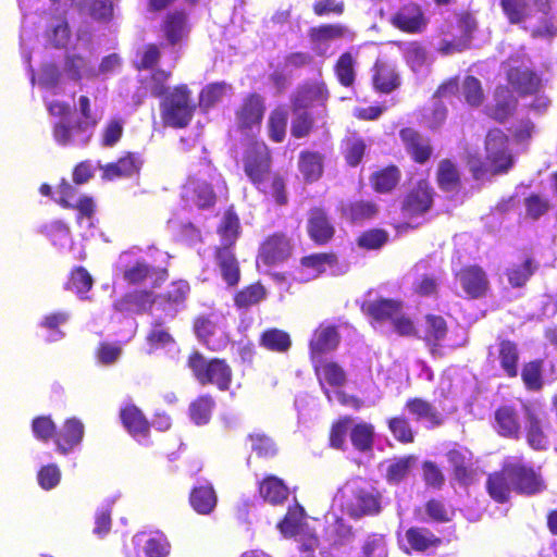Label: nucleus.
<instances>
[{"label": "nucleus", "mask_w": 557, "mask_h": 557, "mask_svg": "<svg viewBox=\"0 0 557 557\" xmlns=\"http://www.w3.org/2000/svg\"><path fill=\"white\" fill-rule=\"evenodd\" d=\"M403 309V300L396 298H379L361 306L362 312L376 322L392 321Z\"/></svg>", "instance_id": "33"}, {"label": "nucleus", "mask_w": 557, "mask_h": 557, "mask_svg": "<svg viewBox=\"0 0 557 557\" xmlns=\"http://www.w3.org/2000/svg\"><path fill=\"white\" fill-rule=\"evenodd\" d=\"M141 165L143 160L140 154L128 151L125 152L115 162H110L103 165L101 168L102 177L109 181L121 177H131L139 173Z\"/></svg>", "instance_id": "27"}, {"label": "nucleus", "mask_w": 557, "mask_h": 557, "mask_svg": "<svg viewBox=\"0 0 557 557\" xmlns=\"http://www.w3.org/2000/svg\"><path fill=\"white\" fill-rule=\"evenodd\" d=\"M356 58L351 52L345 51L334 63L333 71L338 84L345 88L354 87L356 83Z\"/></svg>", "instance_id": "54"}, {"label": "nucleus", "mask_w": 557, "mask_h": 557, "mask_svg": "<svg viewBox=\"0 0 557 557\" xmlns=\"http://www.w3.org/2000/svg\"><path fill=\"white\" fill-rule=\"evenodd\" d=\"M235 247L216 246L213 251L214 261L227 286L234 287L240 281V267L234 252Z\"/></svg>", "instance_id": "24"}, {"label": "nucleus", "mask_w": 557, "mask_h": 557, "mask_svg": "<svg viewBox=\"0 0 557 557\" xmlns=\"http://www.w3.org/2000/svg\"><path fill=\"white\" fill-rule=\"evenodd\" d=\"M253 186L264 196L271 197L277 206L283 207L288 203L286 181L280 172L272 171L267 178H262L261 183Z\"/></svg>", "instance_id": "39"}, {"label": "nucleus", "mask_w": 557, "mask_h": 557, "mask_svg": "<svg viewBox=\"0 0 557 557\" xmlns=\"http://www.w3.org/2000/svg\"><path fill=\"white\" fill-rule=\"evenodd\" d=\"M374 437V426L368 422L356 423L349 432V438L352 447L362 454L372 451Z\"/></svg>", "instance_id": "56"}, {"label": "nucleus", "mask_w": 557, "mask_h": 557, "mask_svg": "<svg viewBox=\"0 0 557 557\" xmlns=\"http://www.w3.org/2000/svg\"><path fill=\"white\" fill-rule=\"evenodd\" d=\"M63 72L73 82L83 78L94 79L98 77L97 70L91 66L89 60L76 52H66L63 60Z\"/></svg>", "instance_id": "36"}, {"label": "nucleus", "mask_w": 557, "mask_h": 557, "mask_svg": "<svg viewBox=\"0 0 557 557\" xmlns=\"http://www.w3.org/2000/svg\"><path fill=\"white\" fill-rule=\"evenodd\" d=\"M536 269L537 265L534 264L533 258L530 256L525 257L521 264L512 265L507 269L506 275L508 283L513 288H521L528 283Z\"/></svg>", "instance_id": "63"}, {"label": "nucleus", "mask_w": 557, "mask_h": 557, "mask_svg": "<svg viewBox=\"0 0 557 557\" xmlns=\"http://www.w3.org/2000/svg\"><path fill=\"white\" fill-rule=\"evenodd\" d=\"M52 135L54 140L61 146H69L79 143L85 146L91 138V132L87 129H77L76 122L71 124L66 121H59L53 125Z\"/></svg>", "instance_id": "41"}, {"label": "nucleus", "mask_w": 557, "mask_h": 557, "mask_svg": "<svg viewBox=\"0 0 557 557\" xmlns=\"http://www.w3.org/2000/svg\"><path fill=\"white\" fill-rule=\"evenodd\" d=\"M306 232L315 246H326L334 239L336 227L324 207H312L308 211Z\"/></svg>", "instance_id": "12"}, {"label": "nucleus", "mask_w": 557, "mask_h": 557, "mask_svg": "<svg viewBox=\"0 0 557 557\" xmlns=\"http://www.w3.org/2000/svg\"><path fill=\"white\" fill-rule=\"evenodd\" d=\"M405 409L416 421H428L432 428L440 426L444 422V418L436 408L421 397L408 398L405 403Z\"/></svg>", "instance_id": "40"}, {"label": "nucleus", "mask_w": 557, "mask_h": 557, "mask_svg": "<svg viewBox=\"0 0 557 557\" xmlns=\"http://www.w3.org/2000/svg\"><path fill=\"white\" fill-rule=\"evenodd\" d=\"M401 177L403 173L399 166L391 163L372 172L369 182L374 193L387 195L397 189Z\"/></svg>", "instance_id": "31"}, {"label": "nucleus", "mask_w": 557, "mask_h": 557, "mask_svg": "<svg viewBox=\"0 0 557 557\" xmlns=\"http://www.w3.org/2000/svg\"><path fill=\"white\" fill-rule=\"evenodd\" d=\"M120 419L125 430L134 438H147L150 435V422L134 404H128L121 408Z\"/></svg>", "instance_id": "32"}, {"label": "nucleus", "mask_w": 557, "mask_h": 557, "mask_svg": "<svg viewBox=\"0 0 557 557\" xmlns=\"http://www.w3.org/2000/svg\"><path fill=\"white\" fill-rule=\"evenodd\" d=\"M216 233L221 238V244L219 246L235 247L240 235V222L237 213L232 207L225 210L223 218L218 225Z\"/></svg>", "instance_id": "49"}, {"label": "nucleus", "mask_w": 557, "mask_h": 557, "mask_svg": "<svg viewBox=\"0 0 557 557\" xmlns=\"http://www.w3.org/2000/svg\"><path fill=\"white\" fill-rule=\"evenodd\" d=\"M450 467L454 481L460 486L472 485L478 478V471L473 462V453L468 447L454 443L445 454Z\"/></svg>", "instance_id": "10"}, {"label": "nucleus", "mask_w": 557, "mask_h": 557, "mask_svg": "<svg viewBox=\"0 0 557 557\" xmlns=\"http://www.w3.org/2000/svg\"><path fill=\"white\" fill-rule=\"evenodd\" d=\"M485 158L492 175L507 174L515 165V157L509 148V137L500 128H491L484 141Z\"/></svg>", "instance_id": "4"}, {"label": "nucleus", "mask_w": 557, "mask_h": 557, "mask_svg": "<svg viewBox=\"0 0 557 557\" xmlns=\"http://www.w3.org/2000/svg\"><path fill=\"white\" fill-rule=\"evenodd\" d=\"M339 341L341 336L335 325H320L310 339L309 347L311 355L320 356L332 351L336 349Z\"/></svg>", "instance_id": "38"}, {"label": "nucleus", "mask_w": 557, "mask_h": 557, "mask_svg": "<svg viewBox=\"0 0 557 557\" xmlns=\"http://www.w3.org/2000/svg\"><path fill=\"white\" fill-rule=\"evenodd\" d=\"M188 499L191 508L199 515H210L218 504V496L211 484L193 487Z\"/></svg>", "instance_id": "46"}, {"label": "nucleus", "mask_w": 557, "mask_h": 557, "mask_svg": "<svg viewBox=\"0 0 557 557\" xmlns=\"http://www.w3.org/2000/svg\"><path fill=\"white\" fill-rule=\"evenodd\" d=\"M183 199L198 209H209L216 202V194L211 182L196 175L188 176L182 188Z\"/></svg>", "instance_id": "20"}, {"label": "nucleus", "mask_w": 557, "mask_h": 557, "mask_svg": "<svg viewBox=\"0 0 557 557\" xmlns=\"http://www.w3.org/2000/svg\"><path fill=\"white\" fill-rule=\"evenodd\" d=\"M259 345L269 351L284 354L290 349L292 338L286 331L270 327L260 334Z\"/></svg>", "instance_id": "53"}, {"label": "nucleus", "mask_w": 557, "mask_h": 557, "mask_svg": "<svg viewBox=\"0 0 557 557\" xmlns=\"http://www.w3.org/2000/svg\"><path fill=\"white\" fill-rule=\"evenodd\" d=\"M354 35L350 28L342 23H322L308 29V38L313 47H321L345 38L351 39Z\"/></svg>", "instance_id": "25"}, {"label": "nucleus", "mask_w": 557, "mask_h": 557, "mask_svg": "<svg viewBox=\"0 0 557 557\" xmlns=\"http://www.w3.org/2000/svg\"><path fill=\"white\" fill-rule=\"evenodd\" d=\"M324 156L319 151L302 150L298 156V170L307 183L317 182L324 171Z\"/></svg>", "instance_id": "45"}, {"label": "nucleus", "mask_w": 557, "mask_h": 557, "mask_svg": "<svg viewBox=\"0 0 557 557\" xmlns=\"http://www.w3.org/2000/svg\"><path fill=\"white\" fill-rule=\"evenodd\" d=\"M161 98L162 123L172 128L187 127L196 111V103L187 85H177Z\"/></svg>", "instance_id": "3"}, {"label": "nucleus", "mask_w": 557, "mask_h": 557, "mask_svg": "<svg viewBox=\"0 0 557 557\" xmlns=\"http://www.w3.org/2000/svg\"><path fill=\"white\" fill-rule=\"evenodd\" d=\"M193 326L196 336L208 349L212 351H220L226 347V339H212V336L215 332V323L209 317H197L194 320Z\"/></svg>", "instance_id": "48"}, {"label": "nucleus", "mask_w": 557, "mask_h": 557, "mask_svg": "<svg viewBox=\"0 0 557 557\" xmlns=\"http://www.w3.org/2000/svg\"><path fill=\"white\" fill-rule=\"evenodd\" d=\"M416 462L417 457L414 455H406L389 460L385 472L386 482L391 485L400 484L409 476Z\"/></svg>", "instance_id": "51"}, {"label": "nucleus", "mask_w": 557, "mask_h": 557, "mask_svg": "<svg viewBox=\"0 0 557 557\" xmlns=\"http://www.w3.org/2000/svg\"><path fill=\"white\" fill-rule=\"evenodd\" d=\"M265 109V99L262 95L256 91L245 95L234 112L237 129L242 133L259 129Z\"/></svg>", "instance_id": "9"}, {"label": "nucleus", "mask_w": 557, "mask_h": 557, "mask_svg": "<svg viewBox=\"0 0 557 557\" xmlns=\"http://www.w3.org/2000/svg\"><path fill=\"white\" fill-rule=\"evenodd\" d=\"M242 161L244 173L252 185L261 183L272 172V151L263 140H250L245 146Z\"/></svg>", "instance_id": "5"}, {"label": "nucleus", "mask_w": 557, "mask_h": 557, "mask_svg": "<svg viewBox=\"0 0 557 557\" xmlns=\"http://www.w3.org/2000/svg\"><path fill=\"white\" fill-rule=\"evenodd\" d=\"M497 360L504 374L515 379L519 374L520 350L515 341L498 337Z\"/></svg>", "instance_id": "34"}, {"label": "nucleus", "mask_w": 557, "mask_h": 557, "mask_svg": "<svg viewBox=\"0 0 557 557\" xmlns=\"http://www.w3.org/2000/svg\"><path fill=\"white\" fill-rule=\"evenodd\" d=\"M190 294V285L186 280L173 281L159 298L171 308L183 307Z\"/></svg>", "instance_id": "62"}, {"label": "nucleus", "mask_w": 557, "mask_h": 557, "mask_svg": "<svg viewBox=\"0 0 557 557\" xmlns=\"http://www.w3.org/2000/svg\"><path fill=\"white\" fill-rule=\"evenodd\" d=\"M508 462L503 467L490 473L485 481V490L488 496L497 504H506L511 498L512 481Z\"/></svg>", "instance_id": "23"}, {"label": "nucleus", "mask_w": 557, "mask_h": 557, "mask_svg": "<svg viewBox=\"0 0 557 557\" xmlns=\"http://www.w3.org/2000/svg\"><path fill=\"white\" fill-rule=\"evenodd\" d=\"M399 138L409 154L417 164H425L433 156L431 139L422 135L417 128L406 126L399 129Z\"/></svg>", "instance_id": "17"}, {"label": "nucleus", "mask_w": 557, "mask_h": 557, "mask_svg": "<svg viewBox=\"0 0 557 557\" xmlns=\"http://www.w3.org/2000/svg\"><path fill=\"white\" fill-rule=\"evenodd\" d=\"M278 529L285 537H294L298 543L302 542L311 533L307 532V522L304 508L296 504L288 507Z\"/></svg>", "instance_id": "30"}, {"label": "nucleus", "mask_w": 557, "mask_h": 557, "mask_svg": "<svg viewBox=\"0 0 557 557\" xmlns=\"http://www.w3.org/2000/svg\"><path fill=\"white\" fill-rule=\"evenodd\" d=\"M379 206L374 200L357 199L341 207V216L350 224H363L379 214Z\"/></svg>", "instance_id": "29"}, {"label": "nucleus", "mask_w": 557, "mask_h": 557, "mask_svg": "<svg viewBox=\"0 0 557 557\" xmlns=\"http://www.w3.org/2000/svg\"><path fill=\"white\" fill-rule=\"evenodd\" d=\"M160 29L166 44L171 47L182 46L189 37L190 24L184 10H174L164 15Z\"/></svg>", "instance_id": "16"}, {"label": "nucleus", "mask_w": 557, "mask_h": 557, "mask_svg": "<svg viewBox=\"0 0 557 557\" xmlns=\"http://www.w3.org/2000/svg\"><path fill=\"white\" fill-rule=\"evenodd\" d=\"M508 85L521 97L533 96L543 87L542 77L524 65H512L506 71Z\"/></svg>", "instance_id": "18"}, {"label": "nucleus", "mask_w": 557, "mask_h": 557, "mask_svg": "<svg viewBox=\"0 0 557 557\" xmlns=\"http://www.w3.org/2000/svg\"><path fill=\"white\" fill-rule=\"evenodd\" d=\"M492 428L503 438L520 440L522 423L517 406L510 403L500 404L493 413Z\"/></svg>", "instance_id": "13"}, {"label": "nucleus", "mask_w": 557, "mask_h": 557, "mask_svg": "<svg viewBox=\"0 0 557 557\" xmlns=\"http://www.w3.org/2000/svg\"><path fill=\"white\" fill-rule=\"evenodd\" d=\"M288 111L283 106H276L271 110L267 121L268 136L271 141L281 144L286 138Z\"/></svg>", "instance_id": "50"}, {"label": "nucleus", "mask_w": 557, "mask_h": 557, "mask_svg": "<svg viewBox=\"0 0 557 557\" xmlns=\"http://www.w3.org/2000/svg\"><path fill=\"white\" fill-rule=\"evenodd\" d=\"M156 296L152 290L135 289L126 293L116 304L119 310L135 308L137 312L148 311L152 308Z\"/></svg>", "instance_id": "55"}, {"label": "nucleus", "mask_w": 557, "mask_h": 557, "mask_svg": "<svg viewBox=\"0 0 557 557\" xmlns=\"http://www.w3.org/2000/svg\"><path fill=\"white\" fill-rule=\"evenodd\" d=\"M299 264L302 269L309 270L312 273V277L315 278L325 273L327 268L337 267L338 257L334 251L313 252L301 257Z\"/></svg>", "instance_id": "47"}, {"label": "nucleus", "mask_w": 557, "mask_h": 557, "mask_svg": "<svg viewBox=\"0 0 557 557\" xmlns=\"http://www.w3.org/2000/svg\"><path fill=\"white\" fill-rule=\"evenodd\" d=\"M389 23L405 34H420L429 23L422 7L417 2H407L389 17Z\"/></svg>", "instance_id": "14"}, {"label": "nucleus", "mask_w": 557, "mask_h": 557, "mask_svg": "<svg viewBox=\"0 0 557 557\" xmlns=\"http://www.w3.org/2000/svg\"><path fill=\"white\" fill-rule=\"evenodd\" d=\"M424 330L422 341L433 357H441L442 342L448 334V324L444 317L434 313L424 315Z\"/></svg>", "instance_id": "21"}, {"label": "nucleus", "mask_w": 557, "mask_h": 557, "mask_svg": "<svg viewBox=\"0 0 557 557\" xmlns=\"http://www.w3.org/2000/svg\"><path fill=\"white\" fill-rule=\"evenodd\" d=\"M517 104L518 100L509 86H497L495 89V104L492 109L491 117L498 123H504L515 113Z\"/></svg>", "instance_id": "44"}, {"label": "nucleus", "mask_w": 557, "mask_h": 557, "mask_svg": "<svg viewBox=\"0 0 557 557\" xmlns=\"http://www.w3.org/2000/svg\"><path fill=\"white\" fill-rule=\"evenodd\" d=\"M268 297L265 286L260 282L248 284L238 289L233 295V302L237 310L247 311L251 307L258 306Z\"/></svg>", "instance_id": "42"}, {"label": "nucleus", "mask_w": 557, "mask_h": 557, "mask_svg": "<svg viewBox=\"0 0 557 557\" xmlns=\"http://www.w3.org/2000/svg\"><path fill=\"white\" fill-rule=\"evenodd\" d=\"M366 151L367 144L364 139L357 134H352L343 139V156L349 166H358L362 162Z\"/></svg>", "instance_id": "61"}, {"label": "nucleus", "mask_w": 557, "mask_h": 557, "mask_svg": "<svg viewBox=\"0 0 557 557\" xmlns=\"http://www.w3.org/2000/svg\"><path fill=\"white\" fill-rule=\"evenodd\" d=\"M331 92L323 79H308L298 85L290 95V109L293 113L320 107L326 110Z\"/></svg>", "instance_id": "7"}, {"label": "nucleus", "mask_w": 557, "mask_h": 557, "mask_svg": "<svg viewBox=\"0 0 557 557\" xmlns=\"http://www.w3.org/2000/svg\"><path fill=\"white\" fill-rule=\"evenodd\" d=\"M525 419V441L528 445L536 451L545 450L548 445V437L541 418L534 410L527 407Z\"/></svg>", "instance_id": "43"}, {"label": "nucleus", "mask_w": 557, "mask_h": 557, "mask_svg": "<svg viewBox=\"0 0 557 557\" xmlns=\"http://www.w3.org/2000/svg\"><path fill=\"white\" fill-rule=\"evenodd\" d=\"M214 407L215 401L210 394L200 395L189 405V418L195 424L205 425L209 423Z\"/></svg>", "instance_id": "58"}, {"label": "nucleus", "mask_w": 557, "mask_h": 557, "mask_svg": "<svg viewBox=\"0 0 557 557\" xmlns=\"http://www.w3.org/2000/svg\"><path fill=\"white\" fill-rule=\"evenodd\" d=\"M258 493L264 502L281 505L288 498L289 490L282 479L267 474L258 483Z\"/></svg>", "instance_id": "37"}, {"label": "nucleus", "mask_w": 557, "mask_h": 557, "mask_svg": "<svg viewBox=\"0 0 557 557\" xmlns=\"http://www.w3.org/2000/svg\"><path fill=\"white\" fill-rule=\"evenodd\" d=\"M382 500V493L359 478L346 481L334 495L341 511L354 520L379 516Z\"/></svg>", "instance_id": "1"}, {"label": "nucleus", "mask_w": 557, "mask_h": 557, "mask_svg": "<svg viewBox=\"0 0 557 557\" xmlns=\"http://www.w3.org/2000/svg\"><path fill=\"white\" fill-rule=\"evenodd\" d=\"M406 553H417L422 555H432L444 544L441 536L436 535L431 529L422 525H411L404 534Z\"/></svg>", "instance_id": "15"}, {"label": "nucleus", "mask_w": 557, "mask_h": 557, "mask_svg": "<svg viewBox=\"0 0 557 557\" xmlns=\"http://www.w3.org/2000/svg\"><path fill=\"white\" fill-rule=\"evenodd\" d=\"M543 359H534L523 363L520 375L528 391L539 392L543 388Z\"/></svg>", "instance_id": "60"}, {"label": "nucleus", "mask_w": 557, "mask_h": 557, "mask_svg": "<svg viewBox=\"0 0 557 557\" xmlns=\"http://www.w3.org/2000/svg\"><path fill=\"white\" fill-rule=\"evenodd\" d=\"M156 277L152 287H159L169 276L168 269L154 268L145 260H137L134 264L126 267L123 271V280L128 285H140L148 278Z\"/></svg>", "instance_id": "22"}, {"label": "nucleus", "mask_w": 557, "mask_h": 557, "mask_svg": "<svg viewBox=\"0 0 557 557\" xmlns=\"http://www.w3.org/2000/svg\"><path fill=\"white\" fill-rule=\"evenodd\" d=\"M371 79L374 90L380 94H391L401 84L396 67L384 60L375 61L372 67Z\"/></svg>", "instance_id": "28"}, {"label": "nucleus", "mask_w": 557, "mask_h": 557, "mask_svg": "<svg viewBox=\"0 0 557 557\" xmlns=\"http://www.w3.org/2000/svg\"><path fill=\"white\" fill-rule=\"evenodd\" d=\"M293 251L290 238L284 232H275L260 243L257 262L273 267L286 261Z\"/></svg>", "instance_id": "11"}, {"label": "nucleus", "mask_w": 557, "mask_h": 557, "mask_svg": "<svg viewBox=\"0 0 557 557\" xmlns=\"http://www.w3.org/2000/svg\"><path fill=\"white\" fill-rule=\"evenodd\" d=\"M84 434L85 426L79 419L74 417L66 419L54 437L58 451L62 455H67L82 443Z\"/></svg>", "instance_id": "26"}, {"label": "nucleus", "mask_w": 557, "mask_h": 557, "mask_svg": "<svg viewBox=\"0 0 557 557\" xmlns=\"http://www.w3.org/2000/svg\"><path fill=\"white\" fill-rule=\"evenodd\" d=\"M325 536L332 546H344L355 539V531L343 517L336 516L325 528Z\"/></svg>", "instance_id": "52"}, {"label": "nucleus", "mask_w": 557, "mask_h": 557, "mask_svg": "<svg viewBox=\"0 0 557 557\" xmlns=\"http://www.w3.org/2000/svg\"><path fill=\"white\" fill-rule=\"evenodd\" d=\"M187 367L200 385H212L221 392L231 388L233 370L226 359L218 357L207 359L200 351L194 350L188 355Z\"/></svg>", "instance_id": "2"}, {"label": "nucleus", "mask_w": 557, "mask_h": 557, "mask_svg": "<svg viewBox=\"0 0 557 557\" xmlns=\"http://www.w3.org/2000/svg\"><path fill=\"white\" fill-rule=\"evenodd\" d=\"M386 424L391 434L398 443L406 445L414 442L416 432L409 419L404 414L388 418Z\"/></svg>", "instance_id": "64"}, {"label": "nucleus", "mask_w": 557, "mask_h": 557, "mask_svg": "<svg viewBox=\"0 0 557 557\" xmlns=\"http://www.w3.org/2000/svg\"><path fill=\"white\" fill-rule=\"evenodd\" d=\"M435 181L438 188L444 193L459 191L462 186V180L457 163L449 158L440 160Z\"/></svg>", "instance_id": "35"}, {"label": "nucleus", "mask_w": 557, "mask_h": 557, "mask_svg": "<svg viewBox=\"0 0 557 557\" xmlns=\"http://www.w3.org/2000/svg\"><path fill=\"white\" fill-rule=\"evenodd\" d=\"M466 295L471 299L483 298L490 290V280L484 269L478 264H468L456 273Z\"/></svg>", "instance_id": "19"}, {"label": "nucleus", "mask_w": 557, "mask_h": 557, "mask_svg": "<svg viewBox=\"0 0 557 557\" xmlns=\"http://www.w3.org/2000/svg\"><path fill=\"white\" fill-rule=\"evenodd\" d=\"M513 491L523 496L539 495L547 490L540 468L518 461L508 462Z\"/></svg>", "instance_id": "8"}, {"label": "nucleus", "mask_w": 557, "mask_h": 557, "mask_svg": "<svg viewBox=\"0 0 557 557\" xmlns=\"http://www.w3.org/2000/svg\"><path fill=\"white\" fill-rule=\"evenodd\" d=\"M435 190L426 178H420L407 190L400 202V212L407 219L426 214L434 205Z\"/></svg>", "instance_id": "6"}, {"label": "nucleus", "mask_w": 557, "mask_h": 557, "mask_svg": "<svg viewBox=\"0 0 557 557\" xmlns=\"http://www.w3.org/2000/svg\"><path fill=\"white\" fill-rule=\"evenodd\" d=\"M314 372L321 385L325 382L332 387H341L347 382L345 370L335 361L320 362L314 367Z\"/></svg>", "instance_id": "57"}, {"label": "nucleus", "mask_w": 557, "mask_h": 557, "mask_svg": "<svg viewBox=\"0 0 557 557\" xmlns=\"http://www.w3.org/2000/svg\"><path fill=\"white\" fill-rule=\"evenodd\" d=\"M251 451L261 459H272L278 453L275 441L264 432H251L247 435Z\"/></svg>", "instance_id": "59"}]
</instances>
